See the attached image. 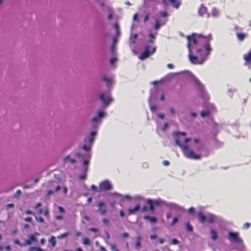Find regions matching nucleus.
<instances>
[{
  "mask_svg": "<svg viewBox=\"0 0 251 251\" xmlns=\"http://www.w3.org/2000/svg\"><path fill=\"white\" fill-rule=\"evenodd\" d=\"M210 40L211 35L203 36L193 34L187 36L188 57L192 63L201 65L208 58L212 50Z\"/></svg>",
  "mask_w": 251,
  "mask_h": 251,
  "instance_id": "1",
  "label": "nucleus"
},
{
  "mask_svg": "<svg viewBox=\"0 0 251 251\" xmlns=\"http://www.w3.org/2000/svg\"><path fill=\"white\" fill-rule=\"evenodd\" d=\"M175 141L176 144L181 149L183 154L186 158L190 159L198 160L201 158V155L197 154L191 150L190 147L195 146L197 149L200 147V142L199 139L187 138L184 132H176L175 134Z\"/></svg>",
  "mask_w": 251,
  "mask_h": 251,
  "instance_id": "2",
  "label": "nucleus"
},
{
  "mask_svg": "<svg viewBox=\"0 0 251 251\" xmlns=\"http://www.w3.org/2000/svg\"><path fill=\"white\" fill-rule=\"evenodd\" d=\"M96 134V131H92L84 139L85 144L82 146V149L84 151V153H79L77 154V156L80 158L83 161V167L84 172L79 176V179H84L86 178V172L88 170L89 162L91 159V153L90 152L92 148V143L93 139Z\"/></svg>",
  "mask_w": 251,
  "mask_h": 251,
  "instance_id": "3",
  "label": "nucleus"
},
{
  "mask_svg": "<svg viewBox=\"0 0 251 251\" xmlns=\"http://www.w3.org/2000/svg\"><path fill=\"white\" fill-rule=\"evenodd\" d=\"M198 215V219L201 223L208 222L211 224V223H220L222 221L220 217L210 213H206L204 214L203 212H200Z\"/></svg>",
  "mask_w": 251,
  "mask_h": 251,
  "instance_id": "4",
  "label": "nucleus"
},
{
  "mask_svg": "<svg viewBox=\"0 0 251 251\" xmlns=\"http://www.w3.org/2000/svg\"><path fill=\"white\" fill-rule=\"evenodd\" d=\"M106 115V113L105 111H103V110H98L97 111V116H94L93 118L91 119V126L92 128H93L94 129H93V131H96V134L94 136L93 141L91 144V146L92 145V143L94 140V138L97 135V129L98 128L103 118H104L105 116Z\"/></svg>",
  "mask_w": 251,
  "mask_h": 251,
  "instance_id": "5",
  "label": "nucleus"
},
{
  "mask_svg": "<svg viewBox=\"0 0 251 251\" xmlns=\"http://www.w3.org/2000/svg\"><path fill=\"white\" fill-rule=\"evenodd\" d=\"M227 238L230 242L238 244L237 250L245 251L246 246L244 244L242 238L240 237L237 232L229 231Z\"/></svg>",
  "mask_w": 251,
  "mask_h": 251,
  "instance_id": "6",
  "label": "nucleus"
},
{
  "mask_svg": "<svg viewBox=\"0 0 251 251\" xmlns=\"http://www.w3.org/2000/svg\"><path fill=\"white\" fill-rule=\"evenodd\" d=\"M169 14L166 11H161L158 15H157L154 19L155 24L154 28L155 30H158L161 25H164L168 20Z\"/></svg>",
  "mask_w": 251,
  "mask_h": 251,
  "instance_id": "7",
  "label": "nucleus"
},
{
  "mask_svg": "<svg viewBox=\"0 0 251 251\" xmlns=\"http://www.w3.org/2000/svg\"><path fill=\"white\" fill-rule=\"evenodd\" d=\"M99 98L103 105L106 106L112 101V98L109 92H101L99 94Z\"/></svg>",
  "mask_w": 251,
  "mask_h": 251,
  "instance_id": "8",
  "label": "nucleus"
},
{
  "mask_svg": "<svg viewBox=\"0 0 251 251\" xmlns=\"http://www.w3.org/2000/svg\"><path fill=\"white\" fill-rule=\"evenodd\" d=\"M118 197H121L123 199H126V200L129 201H133L137 202L138 203H140L141 201H145V198L144 197L142 196L141 195H134V196H130V195H125L123 196V195H121L120 194H116Z\"/></svg>",
  "mask_w": 251,
  "mask_h": 251,
  "instance_id": "9",
  "label": "nucleus"
},
{
  "mask_svg": "<svg viewBox=\"0 0 251 251\" xmlns=\"http://www.w3.org/2000/svg\"><path fill=\"white\" fill-rule=\"evenodd\" d=\"M157 91V88L156 87H154L153 89H151V96L149 98V104L150 106V109L152 112H155L156 110V106L155 105L152 104L153 101L156 98V92Z\"/></svg>",
  "mask_w": 251,
  "mask_h": 251,
  "instance_id": "10",
  "label": "nucleus"
},
{
  "mask_svg": "<svg viewBox=\"0 0 251 251\" xmlns=\"http://www.w3.org/2000/svg\"><path fill=\"white\" fill-rule=\"evenodd\" d=\"M145 211H146V207H142L140 204H137L135 206L129 207L127 209L129 215L135 214L136 213L143 212Z\"/></svg>",
  "mask_w": 251,
  "mask_h": 251,
  "instance_id": "11",
  "label": "nucleus"
},
{
  "mask_svg": "<svg viewBox=\"0 0 251 251\" xmlns=\"http://www.w3.org/2000/svg\"><path fill=\"white\" fill-rule=\"evenodd\" d=\"M192 76V78L194 80V82L196 85L197 86L201 95L202 97L204 98V99H207L208 98V95L206 93H205L204 89V87L201 83L200 81L198 80V79H196V78H195L194 76Z\"/></svg>",
  "mask_w": 251,
  "mask_h": 251,
  "instance_id": "12",
  "label": "nucleus"
},
{
  "mask_svg": "<svg viewBox=\"0 0 251 251\" xmlns=\"http://www.w3.org/2000/svg\"><path fill=\"white\" fill-rule=\"evenodd\" d=\"M156 47H152L151 50H149L148 46L145 47V50L143 53L140 54L139 56V58L140 59H144L147 58L150 54L154 53L155 52Z\"/></svg>",
  "mask_w": 251,
  "mask_h": 251,
  "instance_id": "13",
  "label": "nucleus"
},
{
  "mask_svg": "<svg viewBox=\"0 0 251 251\" xmlns=\"http://www.w3.org/2000/svg\"><path fill=\"white\" fill-rule=\"evenodd\" d=\"M112 188V185L110 181L108 180H103V181L100 183L99 188L100 190H109Z\"/></svg>",
  "mask_w": 251,
  "mask_h": 251,
  "instance_id": "14",
  "label": "nucleus"
},
{
  "mask_svg": "<svg viewBox=\"0 0 251 251\" xmlns=\"http://www.w3.org/2000/svg\"><path fill=\"white\" fill-rule=\"evenodd\" d=\"M37 240L35 236L33 234H30L29 235V238L28 239L26 240L25 243H23V245L24 246H26L27 245H31L32 242H36Z\"/></svg>",
  "mask_w": 251,
  "mask_h": 251,
  "instance_id": "15",
  "label": "nucleus"
},
{
  "mask_svg": "<svg viewBox=\"0 0 251 251\" xmlns=\"http://www.w3.org/2000/svg\"><path fill=\"white\" fill-rule=\"evenodd\" d=\"M102 79L106 83L108 87H110L113 82V76L104 75L103 76Z\"/></svg>",
  "mask_w": 251,
  "mask_h": 251,
  "instance_id": "16",
  "label": "nucleus"
},
{
  "mask_svg": "<svg viewBox=\"0 0 251 251\" xmlns=\"http://www.w3.org/2000/svg\"><path fill=\"white\" fill-rule=\"evenodd\" d=\"M99 211L101 214H105L106 212V208L105 207V203L103 201H99L98 203Z\"/></svg>",
  "mask_w": 251,
  "mask_h": 251,
  "instance_id": "17",
  "label": "nucleus"
},
{
  "mask_svg": "<svg viewBox=\"0 0 251 251\" xmlns=\"http://www.w3.org/2000/svg\"><path fill=\"white\" fill-rule=\"evenodd\" d=\"M147 203L149 206V211H153L154 210V206H155L154 200L148 199L146 200Z\"/></svg>",
  "mask_w": 251,
  "mask_h": 251,
  "instance_id": "18",
  "label": "nucleus"
},
{
  "mask_svg": "<svg viewBox=\"0 0 251 251\" xmlns=\"http://www.w3.org/2000/svg\"><path fill=\"white\" fill-rule=\"evenodd\" d=\"M147 203L149 206V211H153L154 210V206H155L154 200L148 199L146 200Z\"/></svg>",
  "mask_w": 251,
  "mask_h": 251,
  "instance_id": "19",
  "label": "nucleus"
},
{
  "mask_svg": "<svg viewBox=\"0 0 251 251\" xmlns=\"http://www.w3.org/2000/svg\"><path fill=\"white\" fill-rule=\"evenodd\" d=\"M141 237L140 235L136 237V240L135 242V248L137 250H139L141 246Z\"/></svg>",
  "mask_w": 251,
  "mask_h": 251,
  "instance_id": "20",
  "label": "nucleus"
},
{
  "mask_svg": "<svg viewBox=\"0 0 251 251\" xmlns=\"http://www.w3.org/2000/svg\"><path fill=\"white\" fill-rule=\"evenodd\" d=\"M210 233L211 234V238L212 240H216L218 238V233L217 230L214 228L210 229Z\"/></svg>",
  "mask_w": 251,
  "mask_h": 251,
  "instance_id": "21",
  "label": "nucleus"
},
{
  "mask_svg": "<svg viewBox=\"0 0 251 251\" xmlns=\"http://www.w3.org/2000/svg\"><path fill=\"white\" fill-rule=\"evenodd\" d=\"M144 218L147 221H149L151 223H156L157 221V219L155 217H151V216L145 215Z\"/></svg>",
  "mask_w": 251,
  "mask_h": 251,
  "instance_id": "22",
  "label": "nucleus"
},
{
  "mask_svg": "<svg viewBox=\"0 0 251 251\" xmlns=\"http://www.w3.org/2000/svg\"><path fill=\"white\" fill-rule=\"evenodd\" d=\"M206 12V8L203 5H201L199 8L198 13L201 16L203 15Z\"/></svg>",
  "mask_w": 251,
  "mask_h": 251,
  "instance_id": "23",
  "label": "nucleus"
},
{
  "mask_svg": "<svg viewBox=\"0 0 251 251\" xmlns=\"http://www.w3.org/2000/svg\"><path fill=\"white\" fill-rule=\"evenodd\" d=\"M138 37L137 34H135L133 35L130 36L129 38V42L130 44V47L131 49H132V44H134L135 43L136 40Z\"/></svg>",
  "mask_w": 251,
  "mask_h": 251,
  "instance_id": "24",
  "label": "nucleus"
},
{
  "mask_svg": "<svg viewBox=\"0 0 251 251\" xmlns=\"http://www.w3.org/2000/svg\"><path fill=\"white\" fill-rule=\"evenodd\" d=\"M244 59L247 62H249L251 61V50L249 53L244 54Z\"/></svg>",
  "mask_w": 251,
  "mask_h": 251,
  "instance_id": "25",
  "label": "nucleus"
},
{
  "mask_svg": "<svg viewBox=\"0 0 251 251\" xmlns=\"http://www.w3.org/2000/svg\"><path fill=\"white\" fill-rule=\"evenodd\" d=\"M168 126V124H164L163 126H159L158 125L157 126V130L159 131L161 130V131H165Z\"/></svg>",
  "mask_w": 251,
  "mask_h": 251,
  "instance_id": "26",
  "label": "nucleus"
},
{
  "mask_svg": "<svg viewBox=\"0 0 251 251\" xmlns=\"http://www.w3.org/2000/svg\"><path fill=\"white\" fill-rule=\"evenodd\" d=\"M41 203H38L35 206H34V208L37 210V212L39 214H42L43 213V209L41 208Z\"/></svg>",
  "mask_w": 251,
  "mask_h": 251,
  "instance_id": "27",
  "label": "nucleus"
},
{
  "mask_svg": "<svg viewBox=\"0 0 251 251\" xmlns=\"http://www.w3.org/2000/svg\"><path fill=\"white\" fill-rule=\"evenodd\" d=\"M114 27L116 30V34L117 36H120V26L118 24V23H116L114 24Z\"/></svg>",
  "mask_w": 251,
  "mask_h": 251,
  "instance_id": "28",
  "label": "nucleus"
},
{
  "mask_svg": "<svg viewBox=\"0 0 251 251\" xmlns=\"http://www.w3.org/2000/svg\"><path fill=\"white\" fill-rule=\"evenodd\" d=\"M49 243H50L52 247H54L56 244V239L55 236L50 237L49 240Z\"/></svg>",
  "mask_w": 251,
  "mask_h": 251,
  "instance_id": "29",
  "label": "nucleus"
},
{
  "mask_svg": "<svg viewBox=\"0 0 251 251\" xmlns=\"http://www.w3.org/2000/svg\"><path fill=\"white\" fill-rule=\"evenodd\" d=\"M211 15L213 17H218L219 15V10L217 8H213L212 10Z\"/></svg>",
  "mask_w": 251,
  "mask_h": 251,
  "instance_id": "30",
  "label": "nucleus"
},
{
  "mask_svg": "<svg viewBox=\"0 0 251 251\" xmlns=\"http://www.w3.org/2000/svg\"><path fill=\"white\" fill-rule=\"evenodd\" d=\"M246 34H243V33H237V39L239 41H243L244 38L246 37Z\"/></svg>",
  "mask_w": 251,
  "mask_h": 251,
  "instance_id": "31",
  "label": "nucleus"
},
{
  "mask_svg": "<svg viewBox=\"0 0 251 251\" xmlns=\"http://www.w3.org/2000/svg\"><path fill=\"white\" fill-rule=\"evenodd\" d=\"M64 161L65 162H70V163H74L75 162V159H72V158H71L70 156H67L64 158Z\"/></svg>",
  "mask_w": 251,
  "mask_h": 251,
  "instance_id": "32",
  "label": "nucleus"
},
{
  "mask_svg": "<svg viewBox=\"0 0 251 251\" xmlns=\"http://www.w3.org/2000/svg\"><path fill=\"white\" fill-rule=\"evenodd\" d=\"M169 1L173 4V6L176 8H178L180 5V2L176 1V0H169Z\"/></svg>",
  "mask_w": 251,
  "mask_h": 251,
  "instance_id": "33",
  "label": "nucleus"
},
{
  "mask_svg": "<svg viewBox=\"0 0 251 251\" xmlns=\"http://www.w3.org/2000/svg\"><path fill=\"white\" fill-rule=\"evenodd\" d=\"M155 205L156 206H161V205H163L164 203V201L163 200L158 199L154 200Z\"/></svg>",
  "mask_w": 251,
  "mask_h": 251,
  "instance_id": "34",
  "label": "nucleus"
},
{
  "mask_svg": "<svg viewBox=\"0 0 251 251\" xmlns=\"http://www.w3.org/2000/svg\"><path fill=\"white\" fill-rule=\"evenodd\" d=\"M156 34H152V33H150L149 34V41L150 43H152L154 41V39L155 38Z\"/></svg>",
  "mask_w": 251,
  "mask_h": 251,
  "instance_id": "35",
  "label": "nucleus"
},
{
  "mask_svg": "<svg viewBox=\"0 0 251 251\" xmlns=\"http://www.w3.org/2000/svg\"><path fill=\"white\" fill-rule=\"evenodd\" d=\"M210 111H208L206 110V111H203L201 112V115L202 118H204V117L209 116L210 114Z\"/></svg>",
  "mask_w": 251,
  "mask_h": 251,
  "instance_id": "36",
  "label": "nucleus"
},
{
  "mask_svg": "<svg viewBox=\"0 0 251 251\" xmlns=\"http://www.w3.org/2000/svg\"><path fill=\"white\" fill-rule=\"evenodd\" d=\"M82 242L84 245H90V244L89 238H86V237H83L82 238Z\"/></svg>",
  "mask_w": 251,
  "mask_h": 251,
  "instance_id": "37",
  "label": "nucleus"
},
{
  "mask_svg": "<svg viewBox=\"0 0 251 251\" xmlns=\"http://www.w3.org/2000/svg\"><path fill=\"white\" fill-rule=\"evenodd\" d=\"M110 246L112 251H119L116 247V245L114 244V243H110Z\"/></svg>",
  "mask_w": 251,
  "mask_h": 251,
  "instance_id": "38",
  "label": "nucleus"
},
{
  "mask_svg": "<svg viewBox=\"0 0 251 251\" xmlns=\"http://www.w3.org/2000/svg\"><path fill=\"white\" fill-rule=\"evenodd\" d=\"M116 41H117L116 38H113V46L111 49V51L112 52V53H114V52H115L114 45H115V44L116 43Z\"/></svg>",
  "mask_w": 251,
  "mask_h": 251,
  "instance_id": "39",
  "label": "nucleus"
},
{
  "mask_svg": "<svg viewBox=\"0 0 251 251\" xmlns=\"http://www.w3.org/2000/svg\"><path fill=\"white\" fill-rule=\"evenodd\" d=\"M186 226L187 230L189 231V232H191V231L193 230V228L192 226H191V224L188 223V222H187V223L186 224Z\"/></svg>",
  "mask_w": 251,
  "mask_h": 251,
  "instance_id": "40",
  "label": "nucleus"
},
{
  "mask_svg": "<svg viewBox=\"0 0 251 251\" xmlns=\"http://www.w3.org/2000/svg\"><path fill=\"white\" fill-rule=\"evenodd\" d=\"M34 250H36V251H44V250L42 249V248L39 247H30V251H34Z\"/></svg>",
  "mask_w": 251,
  "mask_h": 251,
  "instance_id": "41",
  "label": "nucleus"
},
{
  "mask_svg": "<svg viewBox=\"0 0 251 251\" xmlns=\"http://www.w3.org/2000/svg\"><path fill=\"white\" fill-rule=\"evenodd\" d=\"M117 58H116V57H112L110 59V64L111 65H114V64L115 63V62H117Z\"/></svg>",
  "mask_w": 251,
  "mask_h": 251,
  "instance_id": "42",
  "label": "nucleus"
},
{
  "mask_svg": "<svg viewBox=\"0 0 251 251\" xmlns=\"http://www.w3.org/2000/svg\"><path fill=\"white\" fill-rule=\"evenodd\" d=\"M179 241L177 239H176V238H174L172 240H171L170 243L172 245H178L179 244Z\"/></svg>",
  "mask_w": 251,
  "mask_h": 251,
  "instance_id": "43",
  "label": "nucleus"
},
{
  "mask_svg": "<svg viewBox=\"0 0 251 251\" xmlns=\"http://www.w3.org/2000/svg\"><path fill=\"white\" fill-rule=\"evenodd\" d=\"M68 235H69V233H62V234L58 235L57 238L59 239L64 238V237H67Z\"/></svg>",
  "mask_w": 251,
  "mask_h": 251,
  "instance_id": "44",
  "label": "nucleus"
},
{
  "mask_svg": "<svg viewBox=\"0 0 251 251\" xmlns=\"http://www.w3.org/2000/svg\"><path fill=\"white\" fill-rule=\"evenodd\" d=\"M179 221V219L178 217H174L173 220V221L171 223V226H174V225L176 224L177 222H178Z\"/></svg>",
  "mask_w": 251,
  "mask_h": 251,
  "instance_id": "45",
  "label": "nucleus"
},
{
  "mask_svg": "<svg viewBox=\"0 0 251 251\" xmlns=\"http://www.w3.org/2000/svg\"><path fill=\"white\" fill-rule=\"evenodd\" d=\"M13 242L15 244H17V245H19L21 247H24V246H23V243H21L20 241H19V240H18V239H15V240H14Z\"/></svg>",
  "mask_w": 251,
  "mask_h": 251,
  "instance_id": "46",
  "label": "nucleus"
},
{
  "mask_svg": "<svg viewBox=\"0 0 251 251\" xmlns=\"http://www.w3.org/2000/svg\"><path fill=\"white\" fill-rule=\"evenodd\" d=\"M171 207L172 208H176V209H182L181 207H180V206L176 205V204H171Z\"/></svg>",
  "mask_w": 251,
  "mask_h": 251,
  "instance_id": "47",
  "label": "nucleus"
},
{
  "mask_svg": "<svg viewBox=\"0 0 251 251\" xmlns=\"http://www.w3.org/2000/svg\"><path fill=\"white\" fill-rule=\"evenodd\" d=\"M36 220L40 223H43L44 220L43 217H36Z\"/></svg>",
  "mask_w": 251,
  "mask_h": 251,
  "instance_id": "48",
  "label": "nucleus"
},
{
  "mask_svg": "<svg viewBox=\"0 0 251 251\" xmlns=\"http://www.w3.org/2000/svg\"><path fill=\"white\" fill-rule=\"evenodd\" d=\"M169 112L172 115H175V114L176 113V110H175V108H173V107H171V108H170Z\"/></svg>",
  "mask_w": 251,
  "mask_h": 251,
  "instance_id": "49",
  "label": "nucleus"
},
{
  "mask_svg": "<svg viewBox=\"0 0 251 251\" xmlns=\"http://www.w3.org/2000/svg\"><path fill=\"white\" fill-rule=\"evenodd\" d=\"M250 226V224L248 223V222H246V223L244 224L243 225V228L248 229L249 228Z\"/></svg>",
  "mask_w": 251,
  "mask_h": 251,
  "instance_id": "50",
  "label": "nucleus"
},
{
  "mask_svg": "<svg viewBox=\"0 0 251 251\" xmlns=\"http://www.w3.org/2000/svg\"><path fill=\"white\" fill-rule=\"evenodd\" d=\"M58 210L59 212L60 213H64L65 211V209L63 207H62V206H58Z\"/></svg>",
  "mask_w": 251,
  "mask_h": 251,
  "instance_id": "51",
  "label": "nucleus"
},
{
  "mask_svg": "<svg viewBox=\"0 0 251 251\" xmlns=\"http://www.w3.org/2000/svg\"><path fill=\"white\" fill-rule=\"evenodd\" d=\"M42 214L45 215V216H48V215L49 214V212H48V209H43Z\"/></svg>",
  "mask_w": 251,
  "mask_h": 251,
  "instance_id": "52",
  "label": "nucleus"
},
{
  "mask_svg": "<svg viewBox=\"0 0 251 251\" xmlns=\"http://www.w3.org/2000/svg\"><path fill=\"white\" fill-rule=\"evenodd\" d=\"M188 212L190 213H193L195 212V208L193 207V206L189 208L188 209Z\"/></svg>",
  "mask_w": 251,
  "mask_h": 251,
  "instance_id": "53",
  "label": "nucleus"
},
{
  "mask_svg": "<svg viewBox=\"0 0 251 251\" xmlns=\"http://www.w3.org/2000/svg\"><path fill=\"white\" fill-rule=\"evenodd\" d=\"M5 250H7V251H10L11 250V248L10 246H5L4 247H2Z\"/></svg>",
  "mask_w": 251,
  "mask_h": 251,
  "instance_id": "54",
  "label": "nucleus"
},
{
  "mask_svg": "<svg viewBox=\"0 0 251 251\" xmlns=\"http://www.w3.org/2000/svg\"><path fill=\"white\" fill-rule=\"evenodd\" d=\"M165 242V239L164 238H160L158 239V242L160 244L164 243V242Z\"/></svg>",
  "mask_w": 251,
  "mask_h": 251,
  "instance_id": "55",
  "label": "nucleus"
},
{
  "mask_svg": "<svg viewBox=\"0 0 251 251\" xmlns=\"http://www.w3.org/2000/svg\"><path fill=\"white\" fill-rule=\"evenodd\" d=\"M157 235L156 234H152L151 235L150 238L151 240H154V239L157 238Z\"/></svg>",
  "mask_w": 251,
  "mask_h": 251,
  "instance_id": "56",
  "label": "nucleus"
},
{
  "mask_svg": "<svg viewBox=\"0 0 251 251\" xmlns=\"http://www.w3.org/2000/svg\"><path fill=\"white\" fill-rule=\"evenodd\" d=\"M149 18V14H147L146 15H145L144 19V22H146L148 20Z\"/></svg>",
  "mask_w": 251,
  "mask_h": 251,
  "instance_id": "57",
  "label": "nucleus"
},
{
  "mask_svg": "<svg viewBox=\"0 0 251 251\" xmlns=\"http://www.w3.org/2000/svg\"><path fill=\"white\" fill-rule=\"evenodd\" d=\"M113 14L112 12H110L109 14H108V19H111L113 17Z\"/></svg>",
  "mask_w": 251,
  "mask_h": 251,
  "instance_id": "58",
  "label": "nucleus"
},
{
  "mask_svg": "<svg viewBox=\"0 0 251 251\" xmlns=\"http://www.w3.org/2000/svg\"><path fill=\"white\" fill-rule=\"evenodd\" d=\"M102 222L104 224H109V220L107 219H103V220H102Z\"/></svg>",
  "mask_w": 251,
  "mask_h": 251,
  "instance_id": "59",
  "label": "nucleus"
},
{
  "mask_svg": "<svg viewBox=\"0 0 251 251\" xmlns=\"http://www.w3.org/2000/svg\"><path fill=\"white\" fill-rule=\"evenodd\" d=\"M172 214L171 212H167L166 213V217L167 218H171L172 217Z\"/></svg>",
  "mask_w": 251,
  "mask_h": 251,
  "instance_id": "60",
  "label": "nucleus"
},
{
  "mask_svg": "<svg viewBox=\"0 0 251 251\" xmlns=\"http://www.w3.org/2000/svg\"><path fill=\"white\" fill-rule=\"evenodd\" d=\"M91 189H92V190L98 191V188L97 186H96V185H91Z\"/></svg>",
  "mask_w": 251,
  "mask_h": 251,
  "instance_id": "61",
  "label": "nucleus"
},
{
  "mask_svg": "<svg viewBox=\"0 0 251 251\" xmlns=\"http://www.w3.org/2000/svg\"><path fill=\"white\" fill-rule=\"evenodd\" d=\"M158 116L159 118L161 119H163L165 117V115L163 114V113H159Z\"/></svg>",
  "mask_w": 251,
  "mask_h": 251,
  "instance_id": "62",
  "label": "nucleus"
},
{
  "mask_svg": "<svg viewBox=\"0 0 251 251\" xmlns=\"http://www.w3.org/2000/svg\"><path fill=\"white\" fill-rule=\"evenodd\" d=\"M138 19V13H135L134 16H133V20L134 21H136Z\"/></svg>",
  "mask_w": 251,
  "mask_h": 251,
  "instance_id": "63",
  "label": "nucleus"
},
{
  "mask_svg": "<svg viewBox=\"0 0 251 251\" xmlns=\"http://www.w3.org/2000/svg\"><path fill=\"white\" fill-rule=\"evenodd\" d=\"M167 67H168V68L173 69L174 68V66L173 64H172V63H169V64L167 65Z\"/></svg>",
  "mask_w": 251,
  "mask_h": 251,
  "instance_id": "64",
  "label": "nucleus"
}]
</instances>
